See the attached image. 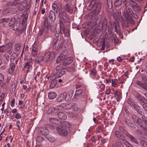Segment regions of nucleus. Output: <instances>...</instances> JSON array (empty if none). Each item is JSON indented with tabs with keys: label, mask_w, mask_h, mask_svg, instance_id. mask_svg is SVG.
<instances>
[{
	"label": "nucleus",
	"mask_w": 147,
	"mask_h": 147,
	"mask_svg": "<svg viewBox=\"0 0 147 147\" xmlns=\"http://www.w3.org/2000/svg\"><path fill=\"white\" fill-rule=\"evenodd\" d=\"M41 75L40 71H39L37 73L35 77V80L36 81H37L39 80L40 78Z\"/></svg>",
	"instance_id": "obj_39"
},
{
	"label": "nucleus",
	"mask_w": 147,
	"mask_h": 147,
	"mask_svg": "<svg viewBox=\"0 0 147 147\" xmlns=\"http://www.w3.org/2000/svg\"><path fill=\"white\" fill-rule=\"evenodd\" d=\"M13 43L12 42H9L5 45L7 51H9L12 47Z\"/></svg>",
	"instance_id": "obj_30"
},
{
	"label": "nucleus",
	"mask_w": 147,
	"mask_h": 147,
	"mask_svg": "<svg viewBox=\"0 0 147 147\" xmlns=\"http://www.w3.org/2000/svg\"><path fill=\"white\" fill-rule=\"evenodd\" d=\"M53 112L57 113L58 112V111L60 110L61 108V107L60 105H57L55 106V107H53Z\"/></svg>",
	"instance_id": "obj_37"
},
{
	"label": "nucleus",
	"mask_w": 147,
	"mask_h": 147,
	"mask_svg": "<svg viewBox=\"0 0 147 147\" xmlns=\"http://www.w3.org/2000/svg\"><path fill=\"white\" fill-rule=\"evenodd\" d=\"M64 68L62 65H59L57 66L56 67V70L57 71L61 70L64 69Z\"/></svg>",
	"instance_id": "obj_42"
},
{
	"label": "nucleus",
	"mask_w": 147,
	"mask_h": 147,
	"mask_svg": "<svg viewBox=\"0 0 147 147\" xmlns=\"http://www.w3.org/2000/svg\"><path fill=\"white\" fill-rule=\"evenodd\" d=\"M45 31L44 29L42 28L39 31V32L38 33V36H40L43 34H45Z\"/></svg>",
	"instance_id": "obj_52"
},
{
	"label": "nucleus",
	"mask_w": 147,
	"mask_h": 147,
	"mask_svg": "<svg viewBox=\"0 0 147 147\" xmlns=\"http://www.w3.org/2000/svg\"><path fill=\"white\" fill-rule=\"evenodd\" d=\"M127 103L131 107H133L135 104L134 102L131 98H129L127 100Z\"/></svg>",
	"instance_id": "obj_45"
},
{
	"label": "nucleus",
	"mask_w": 147,
	"mask_h": 147,
	"mask_svg": "<svg viewBox=\"0 0 147 147\" xmlns=\"http://www.w3.org/2000/svg\"><path fill=\"white\" fill-rule=\"evenodd\" d=\"M58 117L59 119L62 120H64L66 119V115L64 113L60 112L57 114Z\"/></svg>",
	"instance_id": "obj_18"
},
{
	"label": "nucleus",
	"mask_w": 147,
	"mask_h": 147,
	"mask_svg": "<svg viewBox=\"0 0 147 147\" xmlns=\"http://www.w3.org/2000/svg\"><path fill=\"white\" fill-rule=\"evenodd\" d=\"M21 47V45L20 44H16L15 45L14 47V50L15 51H19Z\"/></svg>",
	"instance_id": "obj_44"
},
{
	"label": "nucleus",
	"mask_w": 147,
	"mask_h": 147,
	"mask_svg": "<svg viewBox=\"0 0 147 147\" xmlns=\"http://www.w3.org/2000/svg\"><path fill=\"white\" fill-rule=\"evenodd\" d=\"M103 128L102 127L99 126L97 129L96 133L98 134V132L100 133L102 132L103 130Z\"/></svg>",
	"instance_id": "obj_51"
},
{
	"label": "nucleus",
	"mask_w": 147,
	"mask_h": 147,
	"mask_svg": "<svg viewBox=\"0 0 147 147\" xmlns=\"http://www.w3.org/2000/svg\"><path fill=\"white\" fill-rule=\"evenodd\" d=\"M27 3V1L26 0H24L20 2L18 6V10L20 11L23 10L26 7Z\"/></svg>",
	"instance_id": "obj_15"
},
{
	"label": "nucleus",
	"mask_w": 147,
	"mask_h": 147,
	"mask_svg": "<svg viewBox=\"0 0 147 147\" xmlns=\"http://www.w3.org/2000/svg\"><path fill=\"white\" fill-rule=\"evenodd\" d=\"M57 13L60 30L61 32L64 33L65 30L64 23L67 25L69 24V16L66 11L62 9H58Z\"/></svg>",
	"instance_id": "obj_1"
},
{
	"label": "nucleus",
	"mask_w": 147,
	"mask_h": 147,
	"mask_svg": "<svg viewBox=\"0 0 147 147\" xmlns=\"http://www.w3.org/2000/svg\"><path fill=\"white\" fill-rule=\"evenodd\" d=\"M63 123V125L62 126L63 127H64V126H65L66 127L69 128L70 126V123L68 122L64 121Z\"/></svg>",
	"instance_id": "obj_47"
},
{
	"label": "nucleus",
	"mask_w": 147,
	"mask_h": 147,
	"mask_svg": "<svg viewBox=\"0 0 147 147\" xmlns=\"http://www.w3.org/2000/svg\"><path fill=\"white\" fill-rule=\"evenodd\" d=\"M53 112V107H50L47 110V112L48 114H49Z\"/></svg>",
	"instance_id": "obj_61"
},
{
	"label": "nucleus",
	"mask_w": 147,
	"mask_h": 147,
	"mask_svg": "<svg viewBox=\"0 0 147 147\" xmlns=\"http://www.w3.org/2000/svg\"><path fill=\"white\" fill-rule=\"evenodd\" d=\"M9 66V73L10 74H11L14 70L15 64L14 63H10Z\"/></svg>",
	"instance_id": "obj_20"
},
{
	"label": "nucleus",
	"mask_w": 147,
	"mask_h": 147,
	"mask_svg": "<svg viewBox=\"0 0 147 147\" xmlns=\"http://www.w3.org/2000/svg\"><path fill=\"white\" fill-rule=\"evenodd\" d=\"M43 57L45 60L46 62H48L50 60H51L53 59V57L51 55V54L49 52H48L45 53Z\"/></svg>",
	"instance_id": "obj_14"
},
{
	"label": "nucleus",
	"mask_w": 147,
	"mask_h": 147,
	"mask_svg": "<svg viewBox=\"0 0 147 147\" xmlns=\"http://www.w3.org/2000/svg\"><path fill=\"white\" fill-rule=\"evenodd\" d=\"M62 9L64 10L66 12H67L70 14L73 13V9L69 5L67 2L64 5V9Z\"/></svg>",
	"instance_id": "obj_13"
},
{
	"label": "nucleus",
	"mask_w": 147,
	"mask_h": 147,
	"mask_svg": "<svg viewBox=\"0 0 147 147\" xmlns=\"http://www.w3.org/2000/svg\"><path fill=\"white\" fill-rule=\"evenodd\" d=\"M115 136L118 138H119L121 135V133L118 131H115Z\"/></svg>",
	"instance_id": "obj_56"
},
{
	"label": "nucleus",
	"mask_w": 147,
	"mask_h": 147,
	"mask_svg": "<svg viewBox=\"0 0 147 147\" xmlns=\"http://www.w3.org/2000/svg\"><path fill=\"white\" fill-rule=\"evenodd\" d=\"M36 141L40 142L44 140V139L40 136H38L36 138Z\"/></svg>",
	"instance_id": "obj_54"
},
{
	"label": "nucleus",
	"mask_w": 147,
	"mask_h": 147,
	"mask_svg": "<svg viewBox=\"0 0 147 147\" xmlns=\"http://www.w3.org/2000/svg\"><path fill=\"white\" fill-rule=\"evenodd\" d=\"M127 124L129 126L133 128H135V126L131 121L129 120H127L125 121Z\"/></svg>",
	"instance_id": "obj_32"
},
{
	"label": "nucleus",
	"mask_w": 147,
	"mask_h": 147,
	"mask_svg": "<svg viewBox=\"0 0 147 147\" xmlns=\"http://www.w3.org/2000/svg\"><path fill=\"white\" fill-rule=\"evenodd\" d=\"M67 94L65 92H63L60 94L57 98V100L58 102H61L64 100L65 101H67L68 99L67 98Z\"/></svg>",
	"instance_id": "obj_11"
},
{
	"label": "nucleus",
	"mask_w": 147,
	"mask_h": 147,
	"mask_svg": "<svg viewBox=\"0 0 147 147\" xmlns=\"http://www.w3.org/2000/svg\"><path fill=\"white\" fill-rule=\"evenodd\" d=\"M141 143L142 146L143 147H147V142L144 141H142Z\"/></svg>",
	"instance_id": "obj_58"
},
{
	"label": "nucleus",
	"mask_w": 147,
	"mask_h": 147,
	"mask_svg": "<svg viewBox=\"0 0 147 147\" xmlns=\"http://www.w3.org/2000/svg\"><path fill=\"white\" fill-rule=\"evenodd\" d=\"M15 99L13 98L11 102L10 105L11 107H13L15 105Z\"/></svg>",
	"instance_id": "obj_62"
},
{
	"label": "nucleus",
	"mask_w": 147,
	"mask_h": 147,
	"mask_svg": "<svg viewBox=\"0 0 147 147\" xmlns=\"http://www.w3.org/2000/svg\"><path fill=\"white\" fill-rule=\"evenodd\" d=\"M9 18H3L0 19V24L3 22L7 23L9 21Z\"/></svg>",
	"instance_id": "obj_41"
},
{
	"label": "nucleus",
	"mask_w": 147,
	"mask_h": 147,
	"mask_svg": "<svg viewBox=\"0 0 147 147\" xmlns=\"http://www.w3.org/2000/svg\"><path fill=\"white\" fill-rule=\"evenodd\" d=\"M142 118L143 119V121H145L146 124L147 123V117L143 115L142 116Z\"/></svg>",
	"instance_id": "obj_63"
},
{
	"label": "nucleus",
	"mask_w": 147,
	"mask_h": 147,
	"mask_svg": "<svg viewBox=\"0 0 147 147\" xmlns=\"http://www.w3.org/2000/svg\"><path fill=\"white\" fill-rule=\"evenodd\" d=\"M43 25L45 28H49L48 20L47 17L44 18V20L43 22Z\"/></svg>",
	"instance_id": "obj_29"
},
{
	"label": "nucleus",
	"mask_w": 147,
	"mask_h": 147,
	"mask_svg": "<svg viewBox=\"0 0 147 147\" xmlns=\"http://www.w3.org/2000/svg\"><path fill=\"white\" fill-rule=\"evenodd\" d=\"M46 127L50 129L53 130L55 128L54 125L49 124H47L45 125Z\"/></svg>",
	"instance_id": "obj_48"
},
{
	"label": "nucleus",
	"mask_w": 147,
	"mask_h": 147,
	"mask_svg": "<svg viewBox=\"0 0 147 147\" xmlns=\"http://www.w3.org/2000/svg\"><path fill=\"white\" fill-rule=\"evenodd\" d=\"M10 12L9 8H7L4 9L3 11V14L4 15H6Z\"/></svg>",
	"instance_id": "obj_59"
},
{
	"label": "nucleus",
	"mask_w": 147,
	"mask_h": 147,
	"mask_svg": "<svg viewBox=\"0 0 147 147\" xmlns=\"http://www.w3.org/2000/svg\"><path fill=\"white\" fill-rule=\"evenodd\" d=\"M134 107V109L137 111H139V110H140L141 107L137 104H135L134 105L133 107Z\"/></svg>",
	"instance_id": "obj_36"
},
{
	"label": "nucleus",
	"mask_w": 147,
	"mask_h": 147,
	"mask_svg": "<svg viewBox=\"0 0 147 147\" xmlns=\"http://www.w3.org/2000/svg\"><path fill=\"white\" fill-rule=\"evenodd\" d=\"M75 68L74 67H68L66 68V69L68 71L71 72L74 71Z\"/></svg>",
	"instance_id": "obj_50"
},
{
	"label": "nucleus",
	"mask_w": 147,
	"mask_h": 147,
	"mask_svg": "<svg viewBox=\"0 0 147 147\" xmlns=\"http://www.w3.org/2000/svg\"><path fill=\"white\" fill-rule=\"evenodd\" d=\"M130 3L132 5V8L134 11L138 12L141 11V7L136 3V2L135 3L132 4L131 3Z\"/></svg>",
	"instance_id": "obj_16"
},
{
	"label": "nucleus",
	"mask_w": 147,
	"mask_h": 147,
	"mask_svg": "<svg viewBox=\"0 0 147 147\" xmlns=\"http://www.w3.org/2000/svg\"><path fill=\"white\" fill-rule=\"evenodd\" d=\"M48 17L51 21L53 23L55 22L56 16L55 13L52 10H50L49 11Z\"/></svg>",
	"instance_id": "obj_12"
},
{
	"label": "nucleus",
	"mask_w": 147,
	"mask_h": 147,
	"mask_svg": "<svg viewBox=\"0 0 147 147\" xmlns=\"http://www.w3.org/2000/svg\"><path fill=\"white\" fill-rule=\"evenodd\" d=\"M40 132L45 135L47 136L49 134V131L47 129L43 128L41 129L40 130Z\"/></svg>",
	"instance_id": "obj_27"
},
{
	"label": "nucleus",
	"mask_w": 147,
	"mask_h": 147,
	"mask_svg": "<svg viewBox=\"0 0 147 147\" xmlns=\"http://www.w3.org/2000/svg\"><path fill=\"white\" fill-rule=\"evenodd\" d=\"M91 2L87 7L88 10H90L92 8L95 9L92 15V18L95 16L94 17L95 19H97L96 16L99 13L101 8V4L99 0H91Z\"/></svg>",
	"instance_id": "obj_2"
},
{
	"label": "nucleus",
	"mask_w": 147,
	"mask_h": 147,
	"mask_svg": "<svg viewBox=\"0 0 147 147\" xmlns=\"http://www.w3.org/2000/svg\"><path fill=\"white\" fill-rule=\"evenodd\" d=\"M15 18H12L9 21V26H12L13 25V23H15L17 22Z\"/></svg>",
	"instance_id": "obj_38"
},
{
	"label": "nucleus",
	"mask_w": 147,
	"mask_h": 147,
	"mask_svg": "<svg viewBox=\"0 0 147 147\" xmlns=\"http://www.w3.org/2000/svg\"><path fill=\"white\" fill-rule=\"evenodd\" d=\"M100 43V45L99 46H102V47L101 48V50H104L105 48V42L104 39H102L101 40H99Z\"/></svg>",
	"instance_id": "obj_24"
},
{
	"label": "nucleus",
	"mask_w": 147,
	"mask_h": 147,
	"mask_svg": "<svg viewBox=\"0 0 147 147\" xmlns=\"http://www.w3.org/2000/svg\"><path fill=\"white\" fill-rule=\"evenodd\" d=\"M57 96V94L55 92H51L49 93L48 97L49 99H52L55 98Z\"/></svg>",
	"instance_id": "obj_22"
},
{
	"label": "nucleus",
	"mask_w": 147,
	"mask_h": 147,
	"mask_svg": "<svg viewBox=\"0 0 147 147\" xmlns=\"http://www.w3.org/2000/svg\"><path fill=\"white\" fill-rule=\"evenodd\" d=\"M58 39L57 38H55L53 41V47H54L55 46V48L56 49H59L60 47V44L59 45V44L57 46V47H56V45L57 42V41Z\"/></svg>",
	"instance_id": "obj_33"
},
{
	"label": "nucleus",
	"mask_w": 147,
	"mask_h": 147,
	"mask_svg": "<svg viewBox=\"0 0 147 147\" xmlns=\"http://www.w3.org/2000/svg\"><path fill=\"white\" fill-rule=\"evenodd\" d=\"M131 18H132V17L130 15L128 14H127L125 15V20L126 21H128L131 19Z\"/></svg>",
	"instance_id": "obj_53"
},
{
	"label": "nucleus",
	"mask_w": 147,
	"mask_h": 147,
	"mask_svg": "<svg viewBox=\"0 0 147 147\" xmlns=\"http://www.w3.org/2000/svg\"><path fill=\"white\" fill-rule=\"evenodd\" d=\"M21 26L20 24L17 21L15 23V25L12 28V29L14 31H18V34L20 35L23 31L26 29V27H21Z\"/></svg>",
	"instance_id": "obj_4"
},
{
	"label": "nucleus",
	"mask_w": 147,
	"mask_h": 147,
	"mask_svg": "<svg viewBox=\"0 0 147 147\" xmlns=\"http://www.w3.org/2000/svg\"><path fill=\"white\" fill-rule=\"evenodd\" d=\"M32 55L34 57H36L38 52V48L36 44L34 43V44L32 45Z\"/></svg>",
	"instance_id": "obj_10"
},
{
	"label": "nucleus",
	"mask_w": 147,
	"mask_h": 147,
	"mask_svg": "<svg viewBox=\"0 0 147 147\" xmlns=\"http://www.w3.org/2000/svg\"><path fill=\"white\" fill-rule=\"evenodd\" d=\"M52 8L56 12L58 13V10L57 6V3L56 1H54L52 5Z\"/></svg>",
	"instance_id": "obj_25"
},
{
	"label": "nucleus",
	"mask_w": 147,
	"mask_h": 147,
	"mask_svg": "<svg viewBox=\"0 0 147 147\" xmlns=\"http://www.w3.org/2000/svg\"><path fill=\"white\" fill-rule=\"evenodd\" d=\"M124 144L126 147H134L131 144L127 141H125Z\"/></svg>",
	"instance_id": "obj_55"
},
{
	"label": "nucleus",
	"mask_w": 147,
	"mask_h": 147,
	"mask_svg": "<svg viewBox=\"0 0 147 147\" xmlns=\"http://www.w3.org/2000/svg\"><path fill=\"white\" fill-rule=\"evenodd\" d=\"M100 23L99 24V26L104 32L106 31L107 27V19L105 18L103 19L102 21H99Z\"/></svg>",
	"instance_id": "obj_8"
},
{
	"label": "nucleus",
	"mask_w": 147,
	"mask_h": 147,
	"mask_svg": "<svg viewBox=\"0 0 147 147\" xmlns=\"http://www.w3.org/2000/svg\"><path fill=\"white\" fill-rule=\"evenodd\" d=\"M121 4V0H116L114 2V5L117 7H119L120 6Z\"/></svg>",
	"instance_id": "obj_34"
},
{
	"label": "nucleus",
	"mask_w": 147,
	"mask_h": 147,
	"mask_svg": "<svg viewBox=\"0 0 147 147\" xmlns=\"http://www.w3.org/2000/svg\"><path fill=\"white\" fill-rule=\"evenodd\" d=\"M4 80V76L3 75L0 73V84L2 83Z\"/></svg>",
	"instance_id": "obj_57"
},
{
	"label": "nucleus",
	"mask_w": 147,
	"mask_h": 147,
	"mask_svg": "<svg viewBox=\"0 0 147 147\" xmlns=\"http://www.w3.org/2000/svg\"><path fill=\"white\" fill-rule=\"evenodd\" d=\"M136 83L144 90H147V78L141 77V82L139 80L136 81Z\"/></svg>",
	"instance_id": "obj_3"
},
{
	"label": "nucleus",
	"mask_w": 147,
	"mask_h": 147,
	"mask_svg": "<svg viewBox=\"0 0 147 147\" xmlns=\"http://www.w3.org/2000/svg\"><path fill=\"white\" fill-rule=\"evenodd\" d=\"M45 60L43 56H40L37 58L36 59L35 63L36 64H40V62Z\"/></svg>",
	"instance_id": "obj_28"
},
{
	"label": "nucleus",
	"mask_w": 147,
	"mask_h": 147,
	"mask_svg": "<svg viewBox=\"0 0 147 147\" xmlns=\"http://www.w3.org/2000/svg\"><path fill=\"white\" fill-rule=\"evenodd\" d=\"M57 80L55 79L54 80L53 79L51 80V81H50V84L49 87L51 88H54L56 86L57 83Z\"/></svg>",
	"instance_id": "obj_21"
},
{
	"label": "nucleus",
	"mask_w": 147,
	"mask_h": 147,
	"mask_svg": "<svg viewBox=\"0 0 147 147\" xmlns=\"http://www.w3.org/2000/svg\"><path fill=\"white\" fill-rule=\"evenodd\" d=\"M56 131L60 135L65 136L68 133L65 127L59 125L56 128Z\"/></svg>",
	"instance_id": "obj_5"
},
{
	"label": "nucleus",
	"mask_w": 147,
	"mask_h": 147,
	"mask_svg": "<svg viewBox=\"0 0 147 147\" xmlns=\"http://www.w3.org/2000/svg\"><path fill=\"white\" fill-rule=\"evenodd\" d=\"M74 105L72 103L67 104L65 105V108L67 109H70L71 108H73Z\"/></svg>",
	"instance_id": "obj_40"
},
{
	"label": "nucleus",
	"mask_w": 147,
	"mask_h": 147,
	"mask_svg": "<svg viewBox=\"0 0 147 147\" xmlns=\"http://www.w3.org/2000/svg\"><path fill=\"white\" fill-rule=\"evenodd\" d=\"M62 55H60L59 57H58L56 60V62L57 63H59L61 61H62V59H63L64 57Z\"/></svg>",
	"instance_id": "obj_46"
},
{
	"label": "nucleus",
	"mask_w": 147,
	"mask_h": 147,
	"mask_svg": "<svg viewBox=\"0 0 147 147\" xmlns=\"http://www.w3.org/2000/svg\"><path fill=\"white\" fill-rule=\"evenodd\" d=\"M33 59L31 58L29 60H28V61L26 63L24 67V70L26 71L27 73L30 71L32 68Z\"/></svg>",
	"instance_id": "obj_7"
},
{
	"label": "nucleus",
	"mask_w": 147,
	"mask_h": 147,
	"mask_svg": "<svg viewBox=\"0 0 147 147\" xmlns=\"http://www.w3.org/2000/svg\"><path fill=\"white\" fill-rule=\"evenodd\" d=\"M136 123L141 128L144 129H147V125L145 121H143L141 119L139 118L137 119Z\"/></svg>",
	"instance_id": "obj_9"
},
{
	"label": "nucleus",
	"mask_w": 147,
	"mask_h": 147,
	"mask_svg": "<svg viewBox=\"0 0 147 147\" xmlns=\"http://www.w3.org/2000/svg\"><path fill=\"white\" fill-rule=\"evenodd\" d=\"M49 28H50L52 32H53L55 31V26L53 24H51L49 26Z\"/></svg>",
	"instance_id": "obj_49"
},
{
	"label": "nucleus",
	"mask_w": 147,
	"mask_h": 147,
	"mask_svg": "<svg viewBox=\"0 0 147 147\" xmlns=\"http://www.w3.org/2000/svg\"><path fill=\"white\" fill-rule=\"evenodd\" d=\"M65 71H61L57 72L55 75V79H56L57 78L61 77L63 75L65 74Z\"/></svg>",
	"instance_id": "obj_19"
},
{
	"label": "nucleus",
	"mask_w": 147,
	"mask_h": 147,
	"mask_svg": "<svg viewBox=\"0 0 147 147\" xmlns=\"http://www.w3.org/2000/svg\"><path fill=\"white\" fill-rule=\"evenodd\" d=\"M73 58L71 57H69L64 59L63 62V65L67 66L70 64L72 61Z\"/></svg>",
	"instance_id": "obj_17"
},
{
	"label": "nucleus",
	"mask_w": 147,
	"mask_h": 147,
	"mask_svg": "<svg viewBox=\"0 0 147 147\" xmlns=\"http://www.w3.org/2000/svg\"><path fill=\"white\" fill-rule=\"evenodd\" d=\"M96 72V71L95 69H93L90 71V75L91 77L94 79H95Z\"/></svg>",
	"instance_id": "obj_31"
},
{
	"label": "nucleus",
	"mask_w": 147,
	"mask_h": 147,
	"mask_svg": "<svg viewBox=\"0 0 147 147\" xmlns=\"http://www.w3.org/2000/svg\"><path fill=\"white\" fill-rule=\"evenodd\" d=\"M129 138V139L132 141L134 142L135 144H137L138 141L136 139L134 136L131 135L129 133H127L126 135Z\"/></svg>",
	"instance_id": "obj_23"
},
{
	"label": "nucleus",
	"mask_w": 147,
	"mask_h": 147,
	"mask_svg": "<svg viewBox=\"0 0 147 147\" xmlns=\"http://www.w3.org/2000/svg\"><path fill=\"white\" fill-rule=\"evenodd\" d=\"M83 92L82 89H79L77 90L75 92V93L74 96L79 95L81 94Z\"/></svg>",
	"instance_id": "obj_43"
},
{
	"label": "nucleus",
	"mask_w": 147,
	"mask_h": 147,
	"mask_svg": "<svg viewBox=\"0 0 147 147\" xmlns=\"http://www.w3.org/2000/svg\"><path fill=\"white\" fill-rule=\"evenodd\" d=\"M7 51L5 45L0 46V52L4 53Z\"/></svg>",
	"instance_id": "obj_35"
},
{
	"label": "nucleus",
	"mask_w": 147,
	"mask_h": 147,
	"mask_svg": "<svg viewBox=\"0 0 147 147\" xmlns=\"http://www.w3.org/2000/svg\"><path fill=\"white\" fill-rule=\"evenodd\" d=\"M136 97L139 103L142 104H147V99L143 95L139 93H137L136 95Z\"/></svg>",
	"instance_id": "obj_6"
},
{
	"label": "nucleus",
	"mask_w": 147,
	"mask_h": 147,
	"mask_svg": "<svg viewBox=\"0 0 147 147\" xmlns=\"http://www.w3.org/2000/svg\"><path fill=\"white\" fill-rule=\"evenodd\" d=\"M50 121L53 124H58L60 122L58 119L54 118H50L49 119Z\"/></svg>",
	"instance_id": "obj_26"
},
{
	"label": "nucleus",
	"mask_w": 147,
	"mask_h": 147,
	"mask_svg": "<svg viewBox=\"0 0 147 147\" xmlns=\"http://www.w3.org/2000/svg\"><path fill=\"white\" fill-rule=\"evenodd\" d=\"M142 107L147 112V103L145 104H143Z\"/></svg>",
	"instance_id": "obj_64"
},
{
	"label": "nucleus",
	"mask_w": 147,
	"mask_h": 147,
	"mask_svg": "<svg viewBox=\"0 0 147 147\" xmlns=\"http://www.w3.org/2000/svg\"><path fill=\"white\" fill-rule=\"evenodd\" d=\"M15 117L17 119H21L22 117L20 113H18L16 114Z\"/></svg>",
	"instance_id": "obj_60"
}]
</instances>
